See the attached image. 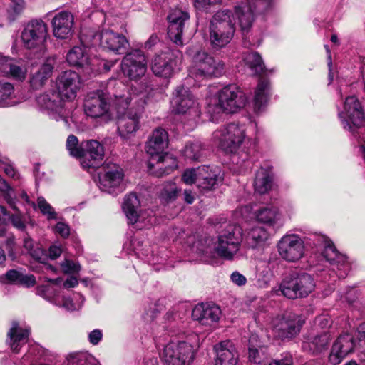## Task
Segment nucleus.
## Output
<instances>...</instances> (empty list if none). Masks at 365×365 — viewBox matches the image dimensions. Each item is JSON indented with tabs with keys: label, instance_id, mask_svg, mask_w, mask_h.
<instances>
[{
	"label": "nucleus",
	"instance_id": "f8f14e48",
	"mask_svg": "<svg viewBox=\"0 0 365 365\" xmlns=\"http://www.w3.org/2000/svg\"><path fill=\"white\" fill-rule=\"evenodd\" d=\"M303 322L292 313H286L272 320V329L276 338L281 340H290L299 334Z\"/></svg>",
	"mask_w": 365,
	"mask_h": 365
},
{
	"label": "nucleus",
	"instance_id": "a18cd8bd",
	"mask_svg": "<svg viewBox=\"0 0 365 365\" xmlns=\"http://www.w3.org/2000/svg\"><path fill=\"white\" fill-rule=\"evenodd\" d=\"M243 60L246 65L255 73H260L264 69V64L261 56L255 52H247L243 56Z\"/></svg>",
	"mask_w": 365,
	"mask_h": 365
},
{
	"label": "nucleus",
	"instance_id": "603ef678",
	"mask_svg": "<svg viewBox=\"0 0 365 365\" xmlns=\"http://www.w3.org/2000/svg\"><path fill=\"white\" fill-rule=\"evenodd\" d=\"M252 9L256 14H262L269 11L274 6V0H252Z\"/></svg>",
	"mask_w": 365,
	"mask_h": 365
},
{
	"label": "nucleus",
	"instance_id": "7c9ffc66",
	"mask_svg": "<svg viewBox=\"0 0 365 365\" xmlns=\"http://www.w3.org/2000/svg\"><path fill=\"white\" fill-rule=\"evenodd\" d=\"M248 359L252 363L268 365L269 354L266 346H262L258 335L251 334L248 341Z\"/></svg>",
	"mask_w": 365,
	"mask_h": 365
},
{
	"label": "nucleus",
	"instance_id": "b1692460",
	"mask_svg": "<svg viewBox=\"0 0 365 365\" xmlns=\"http://www.w3.org/2000/svg\"><path fill=\"white\" fill-rule=\"evenodd\" d=\"M51 24L53 36L59 39H66L73 33L74 17L71 12L61 11L54 16Z\"/></svg>",
	"mask_w": 365,
	"mask_h": 365
},
{
	"label": "nucleus",
	"instance_id": "4468645a",
	"mask_svg": "<svg viewBox=\"0 0 365 365\" xmlns=\"http://www.w3.org/2000/svg\"><path fill=\"white\" fill-rule=\"evenodd\" d=\"M307 243L298 235L287 234L277 243L279 255L287 262H297L304 256V245Z\"/></svg>",
	"mask_w": 365,
	"mask_h": 365
},
{
	"label": "nucleus",
	"instance_id": "0e129e2a",
	"mask_svg": "<svg viewBox=\"0 0 365 365\" xmlns=\"http://www.w3.org/2000/svg\"><path fill=\"white\" fill-rule=\"evenodd\" d=\"M35 284L36 279L34 275L24 274L23 273H21V277L19 278L18 284H21L26 287H30L34 286Z\"/></svg>",
	"mask_w": 365,
	"mask_h": 365
},
{
	"label": "nucleus",
	"instance_id": "2f4dec72",
	"mask_svg": "<svg viewBox=\"0 0 365 365\" xmlns=\"http://www.w3.org/2000/svg\"><path fill=\"white\" fill-rule=\"evenodd\" d=\"M66 61L71 66L82 68L87 74L94 70L91 65L88 48L84 46L73 47L67 53Z\"/></svg>",
	"mask_w": 365,
	"mask_h": 365
},
{
	"label": "nucleus",
	"instance_id": "a878e982",
	"mask_svg": "<svg viewBox=\"0 0 365 365\" xmlns=\"http://www.w3.org/2000/svg\"><path fill=\"white\" fill-rule=\"evenodd\" d=\"M216 356L214 365H237L238 352L232 341L226 340L215 346Z\"/></svg>",
	"mask_w": 365,
	"mask_h": 365
},
{
	"label": "nucleus",
	"instance_id": "e2e57ef3",
	"mask_svg": "<svg viewBox=\"0 0 365 365\" xmlns=\"http://www.w3.org/2000/svg\"><path fill=\"white\" fill-rule=\"evenodd\" d=\"M29 254L33 257V259L39 262L40 264H42L45 261H46V255H45L43 250L39 247L34 248L29 252Z\"/></svg>",
	"mask_w": 365,
	"mask_h": 365
},
{
	"label": "nucleus",
	"instance_id": "4c0bfd02",
	"mask_svg": "<svg viewBox=\"0 0 365 365\" xmlns=\"http://www.w3.org/2000/svg\"><path fill=\"white\" fill-rule=\"evenodd\" d=\"M269 232L262 226L251 228L246 235V243L251 248L262 246L269 239Z\"/></svg>",
	"mask_w": 365,
	"mask_h": 365
},
{
	"label": "nucleus",
	"instance_id": "de8ad7c7",
	"mask_svg": "<svg viewBox=\"0 0 365 365\" xmlns=\"http://www.w3.org/2000/svg\"><path fill=\"white\" fill-rule=\"evenodd\" d=\"M8 71L6 74L11 75L14 78L18 81H24L27 72L26 68L23 63L13 60L11 64H9ZM7 67H6V69Z\"/></svg>",
	"mask_w": 365,
	"mask_h": 365
},
{
	"label": "nucleus",
	"instance_id": "13d9d810",
	"mask_svg": "<svg viewBox=\"0 0 365 365\" xmlns=\"http://www.w3.org/2000/svg\"><path fill=\"white\" fill-rule=\"evenodd\" d=\"M24 0H13L11 8L9 10V17L13 21L24 9Z\"/></svg>",
	"mask_w": 365,
	"mask_h": 365
},
{
	"label": "nucleus",
	"instance_id": "412c9836",
	"mask_svg": "<svg viewBox=\"0 0 365 365\" xmlns=\"http://www.w3.org/2000/svg\"><path fill=\"white\" fill-rule=\"evenodd\" d=\"M79 87V75L73 71H66L57 78V92L64 101L74 99Z\"/></svg>",
	"mask_w": 365,
	"mask_h": 365
},
{
	"label": "nucleus",
	"instance_id": "338daca9",
	"mask_svg": "<svg viewBox=\"0 0 365 365\" xmlns=\"http://www.w3.org/2000/svg\"><path fill=\"white\" fill-rule=\"evenodd\" d=\"M359 346L365 351V322L361 323L357 328Z\"/></svg>",
	"mask_w": 365,
	"mask_h": 365
},
{
	"label": "nucleus",
	"instance_id": "9d476101",
	"mask_svg": "<svg viewBox=\"0 0 365 365\" xmlns=\"http://www.w3.org/2000/svg\"><path fill=\"white\" fill-rule=\"evenodd\" d=\"M213 135L219 140L221 149L227 153H235L246 136L245 128L233 123L216 130Z\"/></svg>",
	"mask_w": 365,
	"mask_h": 365
},
{
	"label": "nucleus",
	"instance_id": "8fccbe9b",
	"mask_svg": "<svg viewBox=\"0 0 365 365\" xmlns=\"http://www.w3.org/2000/svg\"><path fill=\"white\" fill-rule=\"evenodd\" d=\"M178 192V187L174 182H169L164 185L160 197L164 202H168L175 200Z\"/></svg>",
	"mask_w": 365,
	"mask_h": 365
},
{
	"label": "nucleus",
	"instance_id": "7ed1b4c3",
	"mask_svg": "<svg viewBox=\"0 0 365 365\" xmlns=\"http://www.w3.org/2000/svg\"><path fill=\"white\" fill-rule=\"evenodd\" d=\"M247 103L245 94L234 85L225 86L213 98L207 107V113L211 116V120H217L220 113H235L245 107Z\"/></svg>",
	"mask_w": 365,
	"mask_h": 365
},
{
	"label": "nucleus",
	"instance_id": "dca6fc26",
	"mask_svg": "<svg viewBox=\"0 0 365 365\" xmlns=\"http://www.w3.org/2000/svg\"><path fill=\"white\" fill-rule=\"evenodd\" d=\"M48 35L46 23L42 20L29 21L21 32V38L25 48L33 49L40 47L45 42Z\"/></svg>",
	"mask_w": 365,
	"mask_h": 365
},
{
	"label": "nucleus",
	"instance_id": "e433bc0d",
	"mask_svg": "<svg viewBox=\"0 0 365 365\" xmlns=\"http://www.w3.org/2000/svg\"><path fill=\"white\" fill-rule=\"evenodd\" d=\"M281 217L282 215L279 209L272 205L264 206L256 212L257 221L269 226L277 224L281 220Z\"/></svg>",
	"mask_w": 365,
	"mask_h": 365
},
{
	"label": "nucleus",
	"instance_id": "6e6d98bb",
	"mask_svg": "<svg viewBox=\"0 0 365 365\" xmlns=\"http://www.w3.org/2000/svg\"><path fill=\"white\" fill-rule=\"evenodd\" d=\"M61 267L65 274H76L78 273L81 270V266L78 263L68 259H65V260L61 262Z\"/></svg>",
	"mask_w": 365,
	"mask_h": 365
},
{
	"label": "nucleus",
	"instance_id": "f257e3e1",
	"mask_svg": "<svg viewBox=\"0 0 365 365\" xmlns=\"http://www.w3.org/2000/svg\"><path fill=\"white\" fill-rule=\"evenodd\" d=\"M145 104V95L142 93L125 90L115 95L112 105L119 115L118 130L120 137L127 138L139 129Z\"/></svg>",
	"mask_w": 365,
	"mask_h": 365
},
{
	"label": "nucleus",
	"instance_id": "c03bdc74",
	"mask_svg": "<svg viewBox=\"0 0 365 365\" xmlns=\"http://www.w3.org/2000/svg\"><path fill=\"white\" fill-rule=\"evenodd\" d=\"M67 361V365H100L92 355L86 352L71 354Z\"/></svg>",
	"mask_w": 365,
	"mask_h": 365
},
{
	"label": "nucleus",
	"instance_id": "9b49d317",
	"mask_svg": "<svg viewBox=\"0 0 365 365\" xmlns=\"http://www.w3.org/2000/svg\"><path fill=\"white\" fill-rule=\"evenodd\" d=\"M122 93L116 92L113 96H109L102 91H97L88 93L84 99L83 110L87 116L97 118L108 113L110 108L113 109V101L115 95Z\"/></svg>",
	"mask_w": 365,
	"mask_h": 365
},
{
	"label": "nucleus",
	"instance_id": "774afa93",
	"mask_svg": "<svg viewBox=\"0 0 365 365\" xmlns=\"http://www.w3.org/2000/svg\"><path fill=\"white\" fill-rule=\"evenodd\" d=\"M56 232L62 237H68L70 235L69 226L63 222H58L55 227Z\"/></svg>",
	"mask_w": 365,
	"mask_h": 365
},
{
	"label": "nucleus",
	"instance_id": "c85d7f7f",
	"mask_svg": "<svg viewBox=\"0 0 365 365\" xmlns=\"http://www.w3.org/2000/svg\"><path fill=\"white\" fill-rule=\"evenodd\" d=\"M173 53L165 51L157 54L152 61L151 68L155 75L169 78L173 71Z\"/></svg>",
	"mask_w": 365,
	"mask_h": 365
},
{
	"label": "nucleus",
	"instance_id": "4d7b16f0",
	"mask_svg": "<svg viewBox=\"0 0 365 365\" xmlns=\"http://www.w3.org/2000/svg\"><path fill=\"white\" fill-rule=\"evenodd\" d=\"M198 178V168L186 170L182 176V181L187 185L197 184Z\"/></svg>",
	"mask_w": 365,
	"mask_h": 365
},
{
	"label": "nucleus",
	"instance_id": "a211bd4d",
	"mask_svg": "<svg viewBox=\"0 0 365 365\" xmlns=\"http://www.w3.org/2000/svg\"><path fill=\"white\" fill-rule=\"evenodd\" d=\"M168 31L169 38L178 46H182L183 43L182 34L185 28L190 20V14L186 11L180 9H172L168 16Z\"/></svg>",
	"mask_w": 365,
	"mask_h": 365
},
{
	"label": "nucleus",
	"instance_id": "864d4df0",
	"mask_svg": "<svg viewBox=\"0 0 365 365\" xmlns=\"http://www.w3.org/2000/svg\"><path fill=\"white\" fill-rule=\"evenodd\" d=\"M38 293L41 295L43 298L50 301L56 304H58L56 302V297L58 296V291L56 290L51 285H42L38 287Z\"/></svg>",
	"mask_w": 365,
	"mask_h": 365
},
{
	"label": "nucleus",
	"instance_id": "cd10ccee",
	"mask_svg": "<svg viewBox=\"0 0 365 365\" xmlns=\"http://www.w3.org/2000/svg\"><path fill=\"white\" fill-rule=\"evenodd\" d=\"M0 191L4 193V197L10 207L16 212L9 215V220L12 225L20 231H24L26 223L22 212L19 210L15 204V201L11 195V188L9 184L0 175Z\"/></svg>",
	"mask_w": 365,
	"mask_h": 365
},
{
	"label": "nucleus",
	"instance_id": "1a4fd4ad",
	"mask_svg": "<svg viewBox=\"0 0 365 365\" xmlns=\"http://www.w3.org/2000/svg\"><path fill=\"white\" fill-rule=\"evenodd\" d=\"M173 111L185 116L188 121L196 123L200 117L201 110L198 102L190 90L183 86L175 89L171 101Z\"/></svg>",
	"mask_w": 365,
	"mask_h": 365
},
{
	"label": "nucleus",
	"instance_id": "72a5a7b5",
	"mask_svg": "<svg viewBox=\"0 0 365 365\" xmlns=\"http://www.w3.org/2000/svg\"><path fill=\"white\" fill-rule=\"evenodd\" d=\"M139 207L140 201L135 194L130 193L125 196L122 208L126 215L128 223L133 225L141 219L144 220L143 214L139 213Z\"/></svg>",
	"mask_w": 365,
	"mask_h": 365
},
{
	"label": "nucleus",
	"instance_id": "49530a36",
	"mask_svg": "<svg viewBox=\"0 0 365 365\" xmlns=\"http://www.w3.org/2000/svg\"><path fill=\"white\" fill-rule=\"evenodd\" d=\"M14 92V86L4 80H0V108L11 105L10 100Z\"/></svg>",
	"mask_w": 365,
	"mask_h": 365
},
{
	"label": "nucleus",
	"instance_id": "3c124183",
	"mask_svg": "<svg viewBox=\"0 0 365 365\" xmlns=\"http://www.w3.org/2000/svg\"><path fill=\"white\" fill-rule=\"evenodd\" d=\"M37 205L43 215L46 216L47 220H56L57 213L53 207L42 197H38Z\"/></svg>",
	"mask_w": 365,
	"mask_h": 365
},
{
	"label": "nucleus",
	"instance_id": "052dcab7",
	"mask_svg": "<svg viewBox=\"0 0 365 365\" xmlns=\"http://www.w3.org/2000/svg\"><path fill=\"white\" fill-rule=\"evenodd\" d=\"M292 355L289 352H284L281 354V359H275L269 362L268 365H292Z\"/></svg>",
	"mask_w": 365,
	"mask_h": 365
},
{
	"label": "nucleus",
	"instance_id": "bb28decb",
	"mask_svg": "<svg viewBox=\"0 0 365 365\" xmlns=\"http://www.w3.org/2000/svg\"><path fill=\"white\" fill-rule=\"evenodd\" d=\"M30 329L22 328L16 322H13L7 333L6 344L14 354H19L21 348L29 342Z\"/></svg>",
	"mask_w": 365,
	"mask_h": 365
},
{
	"label": "nucleus",
	"instance_id": "f03ea898",
	"mask_svg": "<svg viewBox=\"0 0 365 365\" xmlns=\"http://www.w3.org/2000/svg\"><path fill=\"white\" fill-rule=\"evenodd\" d=\"M199 337L195 333H190L185 340L172 341L167 344L160 354L165 365H190L194 360L195 346Z\"/></svg>",
	"mask_w": 365,
	"mask_h": 365
},
{
	"label": "nucleus",
	"instance_id": "aec40b11",
	"mask_svg": "<svg viewBox=\"0 0 365 365\" xmlns=\"http://www.w3.org/2000/svg\"><path fill=\"white\" fill-rule=\"evenodd\" d=\"M100 45L104 50L120 55L127 51L130 43L124 35L105 29L101 31L100 34Z\"/></svg>",
	"mask_w": 365,
	"mask_h": 365
},
{
	"label": "nucleus",
	"instance_id": "09e8293b",
	"mask_svg": "<svg viewBox=\"0 0 365 365\" xmlns=\"http://www.w3.org/2000/svg\"><path fill=\"white\" fill-rule=\"evenodd\" d=\"M182 153V156L187 160H198L202 157V145L199 143L187 144Z\"/></svg>",
	"mask_w": 365,
	"mask_h": 365
},
{
	"label": "nucleus",
	"instance_id": "f3484780",
	"mask_svg": "<svg viewBox=\"0 0 365 365\" xmlns=\"http://www.w3.org/2000/svg\"><path fill=\"white\" fill-rule=\"evenodd\" d=\"M344 118L343 125L345 129L354 131V128H359L364 123V115L360 102L354 96L346 98L344 104V112L339 113Z\"/></svg>",
	"mask_w": 365,
	"mask_h": 365
},
{
	"label": "nucleus",
	"instance_id": "4be33fe9",
	"mask_svg": "<svg viewBox=\"0 0 365 365\" xmlns=\"http://www.w3.org/2000/svg\"><path fill=\"white\" fill-rule=\"evenodd\" d=\"M37 103L43 108L53 111L58 114V118L63 120L67 124L68 123L67 115L68 112L64 108V100L57 91H51L39 95L36 98Z\"/></svg>",
	"mask_w": 365,
	"mask_h": 365
},
{
	"label": "nucleus",
	"instance_id": "79ce46f5",
	"mask_svg": "<svg viewBox=\"0 0 365 365\" xmlns=\"http://www.w3.org/2000/svg\"><path fill=\"white\" fill-rule=\"evenodd\" d=\"M83 146L85 147L84 157L88 154L93 160H102L104 156V148L103 145L96 140H84Z\"/></svg>",
	"mask_w": 365,
	"mask_h": 365
},
{
	"label": "nucleus",
	"instance_id": "58836bf2",
	"mask_svg": "<svg viewBox=\"0 0 365 365\" xmlns=\"http://www.w3.org/2000/svg\"><path fill=\"white\" fill-rule=\"evenodd\" d=\"M272 186V173L269 169L261 168L256 173L254 182L255 192L265 194Z\"/></svg>",
	"mask_w": 365,
	"mask_h": 365
},
{
	"label": "nucleus",
	"instance_id": "0eeeda50",
	"mask_svg": "<svg viewBox=\"0 0 365 365\" xmlns=\"http://www.w3.org/2000/svg\"><path fill=\"white\" fill-rule=\"evenodd\" d=\"M225 63L205 51H198L192 58L190 73L195 78L220 77L225 73Z\"/></svg>",
	"mask_w": 365,
	"mask_h": 365
},
{
	"label": "nucleus",
	"instance_id": "c9c22d12",
	"mask_svg": "<svg viewBox=\"0 0 365 365\" xmlns=\"http://www.w3.org/2000/svg\"><path fill=\"white\" fill-rule=\"evenodd\" d=\"M217 171L216 170H212L205 165L199 167L197 186L203 190H211L213 188L221 179Z\"/></svg>",
	"mask_w": 365,
	"mask_h": 365
},
{
	"label": "nucleus",
	"instance_id": "2eb2a0df",
	"mask_svg": "<svg viewBox=\"0 0 365 365\" xmlns=\"http://www.w3.org/2000/svg\"><path fill=\"white\" fill-rule=\"evenodd\" d=\"M100 188L108 193L113 194L115 189L121 191L120 187L123 179L122 168L112 161H103L102 169L98 172Z\"/></svg>",
	"mask_w": 365,
	"mask_h": 365
},
{
	"label": "nucleus",
	"instance_id": "39448f33",
	"mask_svg": "<svg viewBox=\"0 0 365 365\" xmlns=\"http://www.w3.org/2000/svg\"><path fill=\"white\" fill-rule=\"evenodd\" d=\"M312 245L322 249V255L333 267L339 278H345L351 270V263L347 257L338 252L333 242L326 236L314 235L309 238Z\"/></svg>",
	"mask_w": 365,
	"mask_h": 365
},
{
	"label": "nucleus",
	"instance_id": "393cba45",
	"mask_svg": "<svg viewBox=\"0 0 365 365\" xmlns=\"http://www.w3.org/2000/svg\"><path fill=\"white\" fill-rule=\"evenodd\" d=\"M220 314L221 310L218 306L202 303L194 307L192 317L202 325L212 326L219 321Z\"/></svg>",
	"mask_w": 365,
	"mask_h": 365
},
{
	"label": "nucleus",
	"instance_id": "bf43d9fd",
	"mask_svg": "<svg viewBox=\"0 0 365 365\" xmlns=\"http://www.w3.org/2000/svg\"><path fill=\"white\" fill-rule=\"evenodd\" d=\"M102 161H81L82 168L88 170V172L98 173L102 169Z\"/></svg>",
	"mask_w": 365,
	"mask_h": 365
},
{
	"label": "nucleus",
	"instance_id": "37998d69",
	"mask_svg": "<svg viewBox=\"0 0 365 365\" xmlns=\"http://www.w3.org/2000/svg\"><path fill=\"white\" fill-rule=\"evenodd\" d=\"M66 148L71 157L74 158H81L84 157L85 147L83 146V140L79 142L76 135L71 134L68 136Z\"/></svg>",
	"mask_w": 365,
	"mask_h": 365
},
{
	"label": "nucleus",
	"instance_id": "20e7f679",
	"mask_svg": "<svg viewBox=\"0 0 365 365\" xmlns=\"http://www.w3.org/2000/svg\"><path fill=\"white\" fill-rule=\"evenodd\" d=\"M232 14L229 10L217 11L210 25V41L214 48H221L232 40L235 26L232 21Z\"/></svg>",
	"mask_w": 365,
	"mask_h": 365
},
{
	"label": "nucleus",
	"instance_id": "ea45409f",
	"mask_svg": "<svg viewBox=\"0 0 365 365\" xmlns=\"http://www.w3.org/2000/svg\"><path fill=\"white\" fill-rule=\"evenodd\" d=\"M269 83L266 79H260L259 81L255 95L254 110L256 113L261 112L267 101V91Z\"/></svg>",
	"mask_w": 365,
	"mask_h": 365
},
{
	"label": "nucleus",
	"instance_id": "680f3d73",
	"mask_svg": "<svg viewBox=\"0 0 365 365\" xmlns=\"http://www.w3.org/2000/svg\"><path fill=\"white\" fill-rule=\"evenodd\" d=\"M222 0H194V6L198 10L207 11L211 6L215 5Z\"/></svg>",
	"mask_w": 365,
	"mask_h": 365
},
{
	"label": "nucleus",
	"instance_id": "5701e85b",
	"mask_svg": "<svg viewBox=\"0 0 365 365\" xmlns=\"http://www.w3.org/2000/svg\"><path fill=\"white\" fill-rule=\"evenodd\" d=\"M356 344L354 337L349 334H344L338 337L334 343L329 356V361L339 364L348 354L353 352Z\"/></svg>",
	"mask_w": 365,
	"mask_h": 365
},
{
	"label": "nucleus",
	"instance_id": "423d86ee",
	"mask_svg": "<svg viewBox=\"0 0 365 365\" xmlns=\"http://www.w3.org/2000/svg\"><path fill=\"white\" fill-rule=\"evenodd\" d=\"M242 240L241 227L237 225H228L219 234L214 250L219 257L232 260L239 251Z\"/></svg>",
	"mask_w": 365,
	"mask_h": 365
},
{
	"label": "nucleus",
	"instance_id": "6ab92c4d",
	"mask_svg": "<svg viewBox=\"0 0 365 365\" xmlns=\"http://www.w3.org/2000/svg\"><path fill=\"white\" fill-rule=\"evenodd\" d=\"M146 58L140 50H134L128 53L122 60L123 73L130 80H138L146 72Z\"/></svg>",
	"mask_w": 365,
	"mask_h": 365
},
{
	"label": "nucleus",
	"instance_id": "c756f323",
	"mask_svg": "<svg viewBox=\"0 0 365 365\" xmlns=\"http://www.w3.org/2000/svg\"><path fill=\"white\" fill-rule=\"evenodd\" d=\"M255 14L250 0H242L235 6V15L243 34L249 31L255 20Z\"/></svg>",
	"mask_w": 365,
	"mask_h": 365
},
{
	"label": "nucleus",
	"instance_id": "f704fd0d",
	"mask_svg": "<svg viewBox=\"0 0 365 365\" xmlns=\"http://www.w3.org/2000/svg\"><path fill=\"white\" fill-rule=\"evenodd\" d=\"M53 64L51 60H47L37 71L32 74L30 78L31 86L36 90L41 88L51 76Z\"/></svg>",
	"mask_w": 365,
	"mask_h": 365
},
{
	"label": "nucleus",
	"instance_id": "473e14b6",
	"mask_svg": "<svg viewBox=\"0 0 365 365\" xmlns=\"http://www.w3.org/2000/svg\"><path fill=\"white\" fill-rule=\"evenodd\" d=\"M187 315L184 306H177L171 308L165 314V319L168 324L165 327L174 334H179V329L183 324V319Z\"/></svg>",
	"mask_w": 365,
	"mask_h": 365
},
{
	"label": "nucleus",
	"instance_id": "a19ab883",
	"mask_svg": "<svg viewBox=\"0 0 365 365\" xmlns=\"http://www.w3.org/2000/svg\"><path fill=\"white\" fill-rule=\"evenodd\" d=\"M330 340V335L324 331L322 334L314 336L310 341L304 344V349H309L313 354L319 353L325 349Z\"/></svg>",
	"mask_w": 365,
	"mask_h": 365
},
{
	"label": "nucleus",
	"instance_id": "69168bd1",
	"mask_svg": "<svg viewBox=\"0 0 365 365\" xmlns=\"http://www.w3.org/2000/svg\"><path fill=\"white\" fill-rule=\"evenodd\" d=\"M103 338L102 331L96 329L88 334V341L93 345H97Z\"/></svg>",
	"mask_w": 365,
	"mask_h": 365
},
{
	"label": "nucleus",
	"instance_id": "5fc2aeb1",
	"mask_svg": "<svg viewBox=\"0 0 365 365\" xmlns=\"http://www.w3.org/2000/svg\"><path fill=\"white\" fill-rule=\"evenodd\" d=\"M163 161H155V163L148 164V168L150 173L157 177H161L164 175H168L172 169L170 168H164Z\"/></svg>",
	"mask_w": 365,
	"mask_h": 365
},
{
	"label": "nucleus",
	"instance_id": "6e6552de",
	"mask_svg": "<svg viewBox=\"0 0 365 365\" xmlns=\"http://www.w3.org/2000/svg\"><path fill=\"white\" fill-rule=\"evenodd\" d=\"M314 287L313 277L307 273L302 272L285 277L280 284L279 289L285 297L294 299L306 297Z\"/></svg>",
	"mask_w": 365,
	"mask_h": 365
},
{
	"label": "nucleus",
	"instance_id": "ddd939ff",
	"mask_svg": "<svg viewBox=\"0 0 365 365\" xmlns=\"http://www.w3.org/2000/svg\"><path fill=\"white\" fill-rule=\"evenodd\" d=\"M169 139L168 132L160 128H155L148 138L145 145L146 153L151 158L158 160H175V158L165 150L168 146Z\"/></svg>",
	"mask_w": 365,
	"mask_h": 365
}]
</instances>
